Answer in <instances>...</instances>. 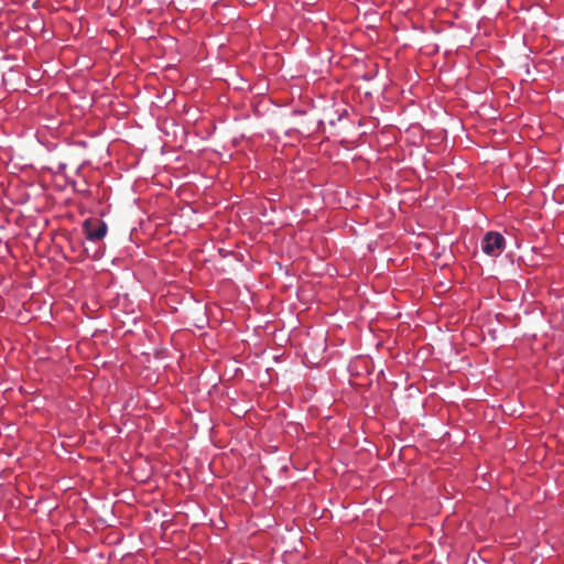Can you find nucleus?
<instances>
[{"label": "nucleus", "mask_w": 564, "mask_h": 564, "mask_svg": "<svg viewBox=\"0 0 564 564\" xmlns=\"http://www.w3.org/2000/svg\"><path fill=\"white\" fill-rule=\"evenodd\" d=\"M505 243L506 241L502 235L490 231L484 237L481 248L486 254L497 257L503 251Z\"/></svg>", "instance_id": "obj_1"}, {"label": "nucleus", "mask_w": 564, "mask_h": 564, "mask_svg": "<svg viewBox=\"0 0 564 564\" xmlns=\"http://www.w3.org/2000/svg\"><path fill=\"white\" fill-rule=\"evenodd\" d=\"M84 230L87 239L100 240L107 232V225L98 219H87L84 223Z\"/></svg>", "instance_id": "obj_2"}]
</instances>
